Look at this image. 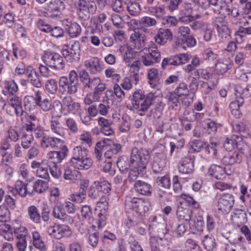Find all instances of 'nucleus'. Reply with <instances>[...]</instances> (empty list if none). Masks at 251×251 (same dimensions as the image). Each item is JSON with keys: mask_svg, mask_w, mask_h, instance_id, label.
I'll return each mask as SVG.
<instances>
[{"mask_svg": "<svg viewBox=\"0 0 251 251\" xmlns=\"http://www.w3.org/2000/svg\"><path fill=\"white\" fill-rule=\"evenodd\" d=\"M149 202L143 199L127 196L125 197V207L127 211L131 210L125 221V226L130 229L142 222L143 217L149 210Z\"/></svg>", "mask_w": 251, "mask_h": 251, "instance_id": "nucleus-1", "label": "nucleus"}, {"mask_svg": "<svg viewBox=\"0 0 251 251\" xmlns=\"http://www.w3.org/2000/svg\"><path fill=\"white\" fill-rule=\"evenodd\" d=\"M150 159V154L148 150L134 147L130 150L129 158L126 156L120 157L117 161V165L122 174L127 173L130 167L146 171Z\"/></svg>", "mask_w": 251, "mask_h": 251, "instance_id": "nucleus-2", "label": "nucleus"}, {"mask_svg": "<svg viewBox=\"0 0 251 251\" xmlns=\"http://www.w3.org/2000/svg\"><path fill=\"white\" fill-rule=\"evenodd\" d=\"M156 99V97L152 93L145 95L141 90L135 91L131 99V104L127 105V108L140 116H144L150 107Z\"/></svg>", "mask_w": 251, "mask_h": 251, "instance_id": "nucleus-3", "label": "nucleus"}, {"mask_svg": "<svg viewBox=\"0 0 251 251\" xmlns=\"http://www.w3.org/2000/svg\"><path fill=\"white\" fill-rule=\"evenodd\" d=\"M59 90L62 93L69 95L75 94L79 84L78 76L75 70H72L69 74V77L65 76H61L58 81Z\"/></svg>", "mask_w": 251, "mask_h": 251, "instance_id": "nucleus-4", "label": "nucleus"}, {"mask_svg": "<svg viewBox=\"0 0 251 251\" xmlns=\"http://www.w3.org/2000/svg\"><path fill=\"white\" fill-rule=\"evenodd\" d=\"M214 203L219 213L226 214L230 212L234 205V197L226 193L217 194Z\"/></svg>", "mask_w": 251, "mask_h": 251, "instance_id": "nucleus-5", "label": "nucleus"}, {"mask_svg": "<svg viewBox=\"0 0 251 251\" xmlns=\"http://www.w3.org/2000/svg\"><path fill=\"white\" fill-rule=\"evenodd\" d=\"M42 58L44 63L52 69L56 71L64 70L65 62L59 53L54 51H46Z\"/></svg>", "mask_w": 251, "mask_h": 251, "instance_id": "nucleus-6", "label": "nucleus"}, {"mask_svg": "<svg viewBox=\"0 0 251 251\" xmlns=\"http://www.w3.org/2000/svg\"><path fill=\"white\" fill-rule=\"evenodd\" d=\"M149 221V229L151 233L156 235V238L164 237L168 234L169 230L167 228V225L162 217L151 216Z\"/></svg>", "mask_w": 251, "mask_h": 251, "instance_id": "nucleus-7", "label": "nucleus"}, {"mask_svg": "<svg viewBox=\"0 0 251 251\" xmlns=\"http://www.w3.org/2000/svg\"><path fill=\"white\" fill-rule=\"evenodd\" d=\"M78 19L82 21H87L91 15L95 14L97 10V5L95 1H87L85 0H79L76 6Z\"/></svg>", "mask_w": 251, "mask_h": 251, "instance_id": "nucleus-8", "label": "nucleus"}, {"mask_svg": "<svg viewBox=\"0 0 251 251\" xmlns=\"http://www.w3.org/2000/svg\"><path fill=\"white\" fill-rule=\"evenodd\" d=\"M148 50V52L142 56V62L145 66H152L160 61L161 54L155 43L150 42Z\"/></svg>", "mask_w": 251, "mask_h": 251, "instance_id": "nucleus-9", "label": "nucleus"}, {"mask_svg": "<svg viewBox=\"0 0 251 251\" xmlns=\"http://www.w3.org/2000/svg\"><path fill=\"white\" fill-rule=\"evenodd\" d=\"M39 145L43 150H57L59 147L65 146L64 140L54 136L46 135L40 140Z\"/></svg>", "mask_w": 251, "mask_h": 251, "instance_id": "nucleus-10", "label": "nucleus"}, {"mask_svg": "<svg viewBox=\"0 0 251 251\" xmlns=\"http://www.w3.org/2000/svg\"><path fill=\"white\" fill-rule=\"evenodd\" d=\"M189 59V55L187 53H179L169 57L164 58L161 63V67L163 69L168 66H177L186 63Z\"/></svg>", "mask_w": 251, "mask_h": 251, "instance_id": "nucleus-11", "label": "nucleus"}, {"mask_svg": "<svg viewBox=\"0 0 251 251\" xmlns=\"http://www.w3.org/2000/svg\"><path fill=\"white\" fill-rule=\"evenodd\" d=\"M80 81L82 85L83 91H90L93 90L95 85L100 78L99 77L91 78L90 75L86 70H82L79 72L78 75Z\"/></svg>", "mask_w": 251, "mask_h": 251, "instance_id": "nucleus-12", "label": "nucleus"}, {"mask_svg": "<svg viewBox=\"0 0 251 251\" xmlns=\"http://www.w3.org/2000/svg\"><path fill=\"white\" fill-rule=\"evenodd\" d=\"M195 160V158L193 155L182 158L177 165L179 172L183 174H192L194 171Z\"/></svg>", "mask_w": 251, "mask_h": 251, "instance_id": "nucleus-13", "label": "nucleus"}, {"mask_svg": "<svg viewBox=\"0 0 251 251\" xmlns=\"http://www.w3.org/2000/svg\"><path fill=\"white\" fill-rule=\"evenodd\" d=\"M49 161L44 159L41 162L33 161L31 164L32 169H37L36 175L39 177L49 180L50 175L49 169H50Z\"/></svg>", "mask_w": 251, "mask_h": 251, "instance_id": "nucleus-14", "label": "nucleus"}, {"mask_svg": "<svg viewBox=\"0 0 251 251\" xmlns=\"http://www.w3.org/2000/svg\"><path fill=\"white\" fill-rule=\"evenodd\" d=\"M62 113L64 115L75 114L79 109V103L75 102L70 96H66L62 100Z\"/></svg>", "mask_w": 251, "mask_h": 251, "instance_id": "nucleus-15", "label": "nucleus"}, {"mask_svg": "<svg viewBox=\"0 0 251 251\" xmlns=\"http://www.w3.org/2000/svg\"><path fill=\"white\" fill-rule=\"evenodd\" d=\"M48 231L49 235L57 239L68 236L71 234L70 227L66 225H57L50 226Z\"/></svg>", "mask_w": 251, "mask_h": 251, "instance_id": "nucleus-16", "label": "nucleus"}, {"mask_svg": "<svg viewBox=\"0 0 251 251\" xmlns=\"http://www.w3.org/2000/svg\"><path fill=\"white\" fill-rule=\"evenodd\" d=\"M59 151H50L47 154V158L53 165L60 163L68 155L69 150L67 146L65 145L58 148Z\"/></svg>", "mask_w": 251, "mask_h": 251, "instance_id": "nucleus-17", "label": "nucleus"}, {"mask_svg": "<svg viewBox=\"0 0 251 251\" xmlns=\"http://www.w3.org/2000/svg\"><path fill=\"white\" fill-rule=\"evenodd\" d=\"M52 214L55 218L60 220L66 224H72L74 223V219L65 212L62 204L56 205L53 209Z\"/></svg>", "mask_w": 251, "mask_h": 251, "instance_id": "nucleus-18", "label": "nucleus"}, {"mask_svg": "<svg viewBox=\"0 0 251 251\" xmlns=\"http://www.w3.org/2000/svg\"><path fill=\"white\" fill-rule=\"evenodd\" d=\"M46 8L50 17L57 19L60 18L61 9L64 8V4L60 0H54L50 2Z\"/></svg>", "mask_w": 251, "mask_h": 251, "instance_id": "nucleus-19", "label": "nucleus"}, {"mask_svg": "<svg viewBox=\"0 0 251 251\" xmlns=\"http://www.w3.org/2000/svg\"><path fill=\"white\" fill-rule=\"evenodd\" d=\"M98 123L101 133L107 136L114 134V131L112 127L113 123L111 119L100 117L98 119Z\"/></svg>", "mask_w": 251, "mask_h": 251, "instance_id": "nucleus-20", "label": "nucleus"}, {"mask_svg": "<svg viewBox=\"0 0 251 251\" xmlns=\"http://www.w3.org/2000/svg\"><path fill=\"white\" fill-rule=\"evenodd\" d=\"M84 66L92 75L98 74L102 71L100 60L98 57H92L86 60L84 63Z\"/></svg>", "mask_w": 251, "mask_h": 251, "instance_id": "nucleus-21", "label": "nucleus"}, {"mask_svg": "<svg viewBox=\"0 0 251 251\" xmlns=\"http://www.w3.org/2000/svg\"><path fill=\"white\" fill-rule=\"evenodd\" d=\"M173 39V33L168 28H160L157 35L154 37L155 41L160 45H164L168 41Z\"/></svg>", "mask_w": 251, "mask_h": 251, "instance_id": "nucleus-22", "label": "nucleus"}, {"mask_svg": "<svg viewBox=\"0 0 251 251\" xmlns=\"http://www.w3.org/2000/svg\"><path fill=\"white\" fill-rule=\"evenodd\" d=\"M242 159V154L239 151L229 152L226 153L222 159V162L225 165H233L239 164Z\"/></svg>", "mask_w": 251, "mask_h": 251, "instance_id": "nucleus-23", "label": "nucleus"}, {"mask_svg": "<svg viewBox=\"0 0 251 251\" xmlns=\"http://www.w3.org/2000/svg\"><path fill=\"white\" fill-rule=\"evenodd\" d=\"M176 214L179 221L189 222L191 220L192 211L188 207H184L180 202L177 206Z\"/></svg>", "mask_w": 251, "mask_h": 251, "instance_id": "nucleus-24", "label": "nucleus"}, {"mask_svg": "<svg viewBox=\"0 0 251 251\" xmlns=\"http://www.w3.org/2000/svg\"><path fill=\"white\" fill-rule=\"evenodd\" d=\"M242 143L241 137L233 135L230 138H227L226 139L224 143V147L226 151H231L235 148L238 150H241Z\"/></svg>", "mask_w": 251, "mask_h": 251, "instance_id": "nucleus-25", "label": "nucleus"}, {"mask_svg": "<svg viewBox=\"0 0 251 251\" xmlns=\"http://www.w3.org/2000/svg\"><path fill=\"white\" fill-rule=\"evenodd\" d=\"M130 40L135 49L140 50L145 45L146 36L139 31H134L130 35Z\"/></svg>", "mask_w": 251, "mask_h": 251, "instance_id": "nucleus-26", "label": "nucleus"}, {"mask_svg": "<svg viewBox=\"0 0 251 251\" xmlns=\"http://www.w3.org/2000/svg\"><path fill=\"white\" fill-rule=\"evenodd\" d=\"M63 25L65 30L67 31L69 36L71 38L77 37L81 33L80 26L75 22L69 21L66 19L63 22Z\"/></svg>", "mask_w": 251, "mask_h": 251, "instance_id": "nucleus-27", "label": "nucleus"}, {"mask_svg": "<svg viewBox=\"0 0 251 251\" xmlns=\"http://www.w3.org/2000/svg\"><path fill=\"white\" fill-rule=\"evenodd\" d=\"M27 77L30 84L37 88L42 87V83L40 75L33 67H29L27 70Z\"/></svg>", "mask_w": 251, "mask_h": 251, "instance_id": "nucleus-28", "label": "nucleus"}, {"mask_svg": "<svg viewBox=\"0 0 251 251\" xmlns=\"http://www.w3.org/2000/svg\"><path fill=\"white\" fill-rule=\"evenodd\" d=\"M9 104L14 108L17 117H22L26 113L23 110L21 99L16 95L12 96L9 98Z\"/></svg>", "mask_w": 251, "mask_h": 251, "instance_id": "nucleus-29", "label": "nucleus"}, {"mask_svg": "<svg viewBox=\"0 0 251 251\" xmlns=\"http://www.w3.org/2000/svg\"><path fill=\"white\" fill-rule=\"evenodd\" d=\"M215 24L219 36L222 38H226L230 35V30L227 26V22L223 18L216 19Z\"/></svg>", "mask_w": 251, "mask_h": 251, "instance_id": "nucleus-30", "label": "nucleus"}, {"mask_svg": "<svg viewBox=\"0 0 251 251\" xmlns=\"http://www.w3.org/2000/svg\"><path fill=\"white\" fill-rule=\"evenodd\" d=\"M232 65V61L229 59L218 60L215 65V71L219 75H223L231 69Z\"/></svg>", "mask_w": 251, "mask_h": 251, "instance_id": "nucleus-31", "label": "nucleus"}, {"mask_svg": "<svg viewBox=\"0 0 251 251\" xmlns=\"http://www.w3.org/2000/svg\"><path fill=\"white\" fill-rule=\"evenodd\" d=\"M148 78L149 83L151 88L159 89L160 86V78L157 69L151 68L149 70Z\"/></svg>", "mask_w": 251, "mask_h": 251, "instance_id": "nucleus-32", "label": "nucleus"}, {"mask_svg": "<svg viewBox=\"0 0 251 251\" xmlns=\"http://www.w3.org/2000/svg\"><path fill=\"white\" fill-rule=\"evenodd\" d=\"M69 164L75 169L88 170L91 167L93 161L90 157L87 156L74 161H69Z\"/></svg>", "mask_w": 251, "mask_h": 251, "instance_id": "nucleus-33", "label": "nucleus"}, {"mask_svg": "<svg viewBox=\"0 0 251 251\" xmlns=\"http://www.w3.org/2000/svg\"><path fill=\"white\" fill-rule=\"evenodd\" d=\"M231 219L235 225L240 226L247 222V214L242 209H235L232 212Z\"/></svg>", "mask_w": 251, "mask_h": 251, "instance_id": "nucleus-34", "label": "nucleus"}, {"mask_svg": "<svg viewBox=\"0 0 251 251\" xmlns=\"http://www.w3.org/2000/svg\"><path fill=\"white\" fill-rule=\"evenodd\" d=\"M134 188L137 193L141 195L151 196V186L145 181H136L134 184Z\"/></svg>", "mask_w": 251, "mask_h": 251, "instance_id": "nucleus-35", "label": "nucleus"}, {"mask_svg": "<svg viewBox=\"0 0 251 251\" xmlns=\"http://www.w3.org/2000/svg\"><path fill=\"white\" fill-rule=\"evenodd\" d=\"M42 92L39 90L35 91V96H36V105L39 106L41 109L47 112L50 110L51 103L49 99L47 98L42 100L41 95Z\"/></svg>", "mask_w": 251, "mask_h": 251, "instance_id": "nucleus-36", "label": "nucleus"}, {"mask_svg": "<svg viewBox=\"0 0 251 251\" xmlns=\"http://www.w3.org/2000/svg\"><path fill=\"white\" fill-rule=\"evenodd\" d=\"M224 167L216 164H212L208 168L207 174L211 177L221 179L225 177Z\"/></svg>", "mask_w": 251, "mask_h": 251, "instance_id": "nucleus-37", "label": "nucleus"}, {"mask_svg": "<svg viewBox=\"0 0 251 251\" xmlns=\"http://www.w3.org/2000/svg\"><path fill=\"white\" fill-rule=\"evenodd\" d=\"M164 105L165 104L162 101L157 102L154 108L150 111L149 113L147 115V117L152 118V122L160 119L162 116Z\"/></svg>", "mask_w": 251, "mask_h": 251, "instance_id": "nucleus-38", "label": "nucleus"}, {"mask_svg": "<svg viewBox=\"0 0 251 251\" xmlns=\"http://www.w3.org/2000/svg\"><path fill=\"white\" fill-rule=\"evenodd\" d=\"M27 215L29 220L35 224H40V212L37 206L30 205L27 208Z\"/></svg>", "mask_w": 251, "mask_h": 251, "instance_id": "nucleus-39", "label": "nucleus"}, {"mask_svg": "<svg viewBox=\"0 0 251 251\" xmlns=\"http://www.w3.org/2000/svg\"><path fill=\"white\" fill-rule=\"evenodd\" d=\"M31 235L33 246L41 251H46L47 248L40 233L35 230L32 232Z\"/></svg>", "mask_w": 251, "mask_h": 251, "instance_id": "nucleus-40", "label": "nucleus"}, {"mask_svg": "<svg viewBox=\"0 0 251 251\" xmlns=\"http://www.w3.org/2000/svg\"><path fill=\"white\" fill-rule=\"evenodd\" d=\"M215 11H217L219 14H227L231 15L234 18L238 17L239 15V10L234 8L230 10L229 6L226 4V2H222L220 3V8L214 9Z\"/></svg>", "mask_w": 251, "mask_h": 251, "instance_id": "nucleus-41", "label": "nucleus"}, {"mask_svg": "<svg viewBox=\"0 0 251 251\" xmlns=\"http://www.w3.org/2000/svg\"><path fill=\"white\" fill-rule=\"evenodd\" d=\"M235 97H241L244 100V98L251 97V84L243 87L241 85H236L234 87Z\"/></svg>", "mask_w": 251, "mask_h": 251, "instance_id": "nucleus-42", "label": "nucleus"}, {"mask_svg": "<svg viewBox=\"0 0 251 251\" xmlns=\"http://www.w3.org/2000/svg\"><path fill=\"white\" fill-rule=\"evenodd\" d=\"M106 89V84L103 83L100 78L97 82V84L94 86L93 89L92 93L93 99L95 101H98L100 98L102 93Z\"/></svg>", "mask_w": 251, "mask_h": 251, "instance_id": "nucleus-43", "label": "nucleus"}, {"mask_svg": "<svg viewBox=\"0 0 251 251\" xmlns=\"http://www.w3.org/2000/svg\"><path fill=\"white\" fill-rule=\"evenodd\" d=\"M25 181L24 182L20 179L17 180L14 185V188L12 189V192L15 195H18L22 198L26 197V191Z\"/></svg>", "mask_w": 251, "mask_h": 251, "instance_id": "nucleus-44", "label": "nucleus"}, {"mask_svg": "<svg viewBox=\"0 0 251 251\" xmlns=\"http://www.w3.org/2000/svg\"><path fill=\"white\" fill-rule=\"evenodd\" d=\"M88 150L85 147H82L79 146H76L73 150L72 157L70 161H74L75 160L87 157L88 156Z\"/></svg>", "mask_w": 251, "mask_h": 251, "instance_id": "nucleus-45", "label": "nucleus"}, {"mask_svg": "<svg viewBox=\"0 0 251 251\" xmlns=\"http://www.w3.org/2000/svg\"><path fill=\"white\" fill-rule=\"evenodd\" d=\"M165 167V162L163 160L158 156L153 157V161L151 162V169L154 174H161Z\"/></svg>", "mask_w": 251, "mask_h": 251, "instance_id": "nucleus-46", "label": "nucleus"}, {"mask_svg": "<svg viewBox=\"0 0 251 251\" xmlns=\"http://www.w3.org/2000/svg\"><path fill=\"white\" fill-rule=\"evenodd\" d=\"M51 130L55 134L60 136H63L65 135V129L61 126L57 117H52L50 121Z\"/></svg>", "mask_w": 251, "mask_h": 251, "instance_id": "nucleus-47", "label": "nucleus"}, {"mask_svg": "<svg viewBox=\"0 0 251 251\" xmlns=\"http://www.w3.org/2000/svg\"><path fill=\"white\" fill-rule=\"evenodd\" d=\"M100 193L109 195L111 191V184L107 180L100 179L94 181Z\"/></svg>", "mask_w": 251, "mask_h": 251, "instance_id": "nucleus-48", "label": "nucleus"}, {"mask_svg": "<svg viewBox=\"0 0 251 251\" xmlns=\"http://www.w3.org/2000/svg\"><path fill=\"white\" fill-rule=\"evenodd\" d=\"M168 104L170 108L175 110H179L181 108V104L179 101V96L173 93H170L167 96Z\"/></svg>", "mask_w": 251, "mask_h": 251, "instance_id": "nucleus-49", "label": "nucleus"}, {"mask_svg": "<svg viewBox=\"0 0 251 251\" xmlns=\"http://www.w3.org/2000/svg\"><path fill=\"white\" fill-rule=\"evenodd\" d=\"M18 90V86L13 80L9 81L6 83L2 93L4 96H14Z\"/></svg>", "mask_w": 251, "mask_h": 251, "instance_id": "nucleus-50", "label": "nucleus"}, {"mask_svg": "<svg viewBox=\"0 0 251 251\" xmlns=\"http://www.w3.org/2000/svg\"><path fill=\"white\" fill-rule=\"evenodd\" d=\"M204 222L203 218L199 216L194 221L193 225L190 224V228L194 233H201L203 229Z\"/></svg>", "mask_w": 251, "mask_h": 251, "instance_id": "nucleus-51", "label": "nucleus"}, {"mask_svg": "<svg viewBox=\"0 0 251 251\" xmlns=\"http://www.w3.org/2000/svg\"><path fill=\"white\" fill-rule=\"evenodd\" d=\"M204 248L208 251H213L216 248L217 243L215 239L212 235H205L202 240Z\"/></svg>", "mask_w": 251, "mask_h": 251, "instance_id": "nucleus-52", "label": "nucleus"}, {"mask_svg": "<svg viewBox=\"0 0 251 251\" xmlns=\"http://www.w3.org/2000/svg\"><path fill=\"white\" fill-rule=\"evenodd\" d=\"M220 144L218 142L210 141L205 147V151L213 158H216L217 155L218 149Z\"/></svg>", "mask_w": 251, "mask_h": 251, "instance_id": "nucleus-53", "label": "nucleus"}, {"mask_svg": "<svg viewBox=\"0 0 251 251\" xmlns=\"http://www.w3.org/2000/svg\"><path fill=\"white\" fill-rule=\"evenodd\" d=\"M80 176V173L75 169L70 167L65 169L64 178L66 180H75L79 178Z\"/></svg>", "mask_w": 251, "mask_h": 251, "instance_id": "nucleus-54", "label": "nucleus"}, {"mask_svg": "<svg viewBox=\"0 0 251 251\" xmlns=\"http://www.w3.org/2000/svg\"><path fill=\"white\" fill-rule=\"evenodd\" d=\"M128 2L126 8L129 13L132 16H137L141 10L140 4L137 2L132 1L130 0H128Z\"/></svg>", "mask_w": 251, "mask_h": 251, "instance_id": "nucleus-55", "label": "nucleus"}, {"mask_svg": "<svg viewBox=\"0 0 251 251\" xmlns=\"http://www.w3.org/2000/svg\"><path fill=\"white\" fill-rule=\"evenodd\" d=\"M68 47L69 45H64L61 51L63 57L65 58L67 62L70 63L78 61L79 57L73 55V53L69 50Z\"/></svg>", "mask_w": 251, "mask_h": 251, "instance_id": "nucleus-56", "label": "nucleus"}, {"mask_svg": "<svg viewBox=\"0 0 251 251\" xmlns=\"http://www.w3.org/2000/svg\"><path fill=\"white\" fill-rule=\"evenodd\" d=\"M106 144L107 143L105 139L101 142H98L96 145L94 153L96 157L99 160L104 159L102 152L103 150L105 149Z\"/></svg>", "mask_w": 251, "mask_h": 251, "instance_id": "nucleus-57", "label": "nucleus"}, {"mask_svg": "<svg viewBox=\"0 0 251 251\" xmlns=\"http://www.w3.org/2000/svg\"><path fill=\"white\" fill-rule=\"evenodd\" d=\"M184 144L185 140L183 138L170 142V155L172 156L175 151L176 152L179 151L184 147Z\"/></svg>", "mask_w": 251, "mask_h": 251, "instance_id": "nucleus-58", "label": "nucleus"}, {"mask_svg": "<svg viewBox=\"0 0 251 251\" xmlns=\"http://www.w3.org/2000/svg\"><path fill=\"white\" fill-rule=\"evenodd\" d=\"M173 92L181 98L183 96L189 94L190 90L188 88L187 84L185 82H181L179 83Z\"/></svg>", "mask_w": 251, "mask_h": 251, "instance_id": "nucleus-59", "label": "nucleus"}, {"mask_svg": "<svg viewBox=\"0 0 251 251\" xmlns=\"http://www.w3.org/2000/svg\"><path fill=\"white\" fill-rule=\"evenodd\" d=\"M107 216V210H99V212L98 214V218L96 219L99 229L103 228L106 225Z\"/></svg>", "mask_w": 251, "mask_h": 251, "instance_id": "nucleus-60", "label": "nucleus"}, {"mask_svg": "<svg viewBox=\"0 0 251 251\" xmlns=\"http://www.w3.org/2000/svg\"><path fill=\"white\" fill-rule=\"evenodd\" d=\"M131 118L127 115L123 116L119 125V130L122 132H126L130 129Z\"/></svg>", "mask_w": 251, "mask_h": 251, "instance_id": "nucleus-61", "label": "nucleus"}, {"mask_svg": "<svg viewBox=\"0 0 251 251\" xmlns=\"http://www.w3.org/2000/svg\"><path fill=\"white\" fill-rule=\"evenodd\" d=\"M178 43L183 49H186L187 48H191L194 46L196 44V41L193 36L189 35L188 37L179 38Z\"/></svg>", "mask_w": 251, "mask_h": 251, "instance_id": "nucleus-62", "label": "nucleus"}, {"mask_svg": "<svg viewBox=\"0 0 251 251\" xmlns=\"http://www.w3.org/2000/svg\"><path fill=\"white\" fill-rule=\"evenodd\" d=\"M204 143L199 140H193L189 142L188 152L190 153L198 152L201 150Z\"/></svg>", "mask_w": 251, "mask_h": 251, "instance_id": "nucleus-63", "label": "nucleus"}, {"mask_svg": "<svg viewBox=\"0 0 251 251\" xmlns=\"http://www.w3.org/2000/svg\"><path fill=\"white\" fill-rule=\"evenodd\" d=\"M46 90L50 94H55L57 90V82L54 79L47 80L45 84Z\"/></svg>", "mask_w": 251, "mask_h": 251, "instance_id": "nucleus-64", "label": "nucleus"}]
</instances>
